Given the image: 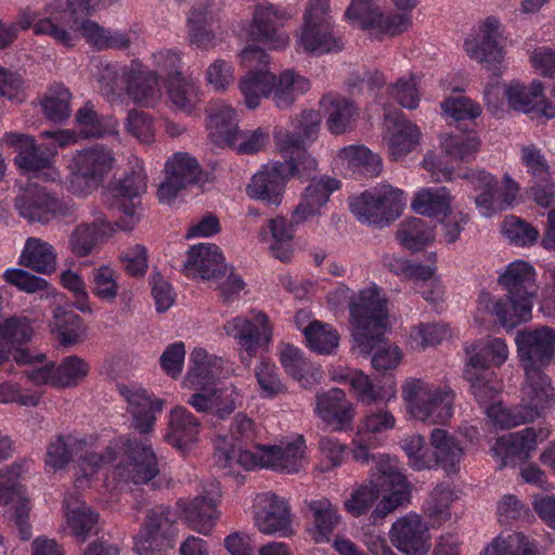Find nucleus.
<instances>
[{
  "instance_id": "obj_1",
  "label": "nucleus",
  "mask_w": 555,
  "mask_h": 555,
  "mask_svg": "<svg viewBox=\"0 0 555 555\" xmlns=\"http://www.w3.org/2000/svg\"><path fill=\"white\" fill-rule=\"evenodd\" d=\"M147 178L143 163L138 157L129 160V170L125 177L104 192V201L124 217L120 223H112L105 218H96L92 222L78 224L68 237V248L77 258L93 254L99 244L106 242L117 231H131L141 219L140 199L146 191Z\"/></svg>"
},
{
  "instance_id": "obj_2",
  "label": "nucleus",
  "mask_w": 555,
  "mask_h": 555,
  "mask_svg": "<svg viewBox=\"0 0 555 555\" xmlns=\"http://www.w3.org/2000/svg\"><path fill=\"white\" fill-rule=\"evenodd\" d=\"M498 284L506 292L505 297L495 299L482 291L478 296L475 319L480 325L493 322L513 330L531 318L538 292L534 269L526 261H514L500 274Z\"/></svg>"
},
{
  "instance_id": "obj_3",
  "label": "nucleus",
  "mask_w": 555,
  "mask_h": 555,
  "mask_svg": "<svg viewBox=\"0 0 555 555\" xmlns=\"http://www.w3.org/2000/svg\"><path fill=\"white\" fill-rule=\"evenodd\" d=\"M118 459L119 463L112 470V478L117 483H147L159 473L158 461L151 444L146 440L129 436L105 438L100 454L86 457L83 463L92 475L99 474L107 464Z\"/></svg>"
},
{
  "instance_id": "obj_4",
  "label": "nucleus",
  "mask_w": 555,
  "mask_h": 555,
  "mask_svg": "<svg viewBox=\"0 0 555 555\" xmlns=\"http://www.w3.org/2000/svg\"><path fill=\"white\" fill-rule=\"evenodd\" d=\"M306 443L301 436L280 441L278 444H256L254 450H241L240 456H232L233 448L221 439L217 448V463L227 474L237 467L245 469L267 468L283 474L298 473L307 464Z\"/></svg>"
},
{
  "instance_id": "obj_5",
  "label": "nucleus",
  "mask_w": 555,
  "mask_h": 555,
  "mask_svg": "<svg viewBox=\"0 0 555 555\" xmlns=\"http://www.w3.org/2000/svg\"><path fill=\"white\" fill-rule=\"evenodd\" d=\"M349 312L352 318V350L369 356L385 340L387 299L377 286L364 288L349 304Z\"/></svg>"
},
{
  "instance_id": "obj_6",
  "label": "nucleus",
  "mask_w": 555,
  "mask_h": 555,
  "mask_svg": "<svg viewBox=\"0 0 555 555\" xmlns=\"http://www.w3.org/2000/svg\"><path fill=\"white\" fill-rule=\"evenodd\" d=\"M104 442L105 437L101 434L56 437L48 444L44 457L46 467L54 472L63 469L76 454L78 455V466L75 474V487L88 488L98 474L91 475L90 469L85 467L83 460L93 454H100Z\"/></svg>"
},
{
  "instance_id": "obj_7",
  "label": "nucleus",
  "mask_w": 555,
  "mask_h": 555,
  "mask_svg": "<svg viewBox=\"0 0 555 555\" xmlns=\"http://www.w3.org/2000/svg\"><path fill=\"white\" fill-rule=\"evenodd\" d=\"M402 397L411 414L423 422L444 424L452 416L454 393L449 386L431 388L414 379L403 386Z\"/></svg>"
},
{
  "instance_id": "obj_8",
  "label": "nucleus",
  "mask_w": 555,
  "mask_h": 555,
  "mask_svg": "<svg viewBox=\"0 0 555 555\" xmlns=\"http://www.w3.org/2000/svg\"><path fill=\"white\" fill-rule=\"evenodd\" d=\"M223 330L237 346L241 361L249 366L254 357L261 348H267L273 338V326L269 317L260 310H251L246 314L228 320Z\"/></svg>"
},
{
  "instance_id": "obj_9",
  "label": "nucleus",
  "mask_w": 555,
  "mask_h": 555,
  "mask_svg": "<svg viewBox=\"0 0 555 555\" xmlns=\"http://www.w3.org/2000/svg\"><path fill=\"white\" fill-rule=\"evenodd\" d=\"M108 29L88 18L79 17H47L36 23L35 34L46 35L57 44L67 49L74 48L80 40L86 41L98 50H105Z\"/></svg>"
},
{
  "instance_id": "obj_10",
  "label": "nucleus",
  "mask_w": 555,
  "mask_h": 555,
  "mask_svg": "<svg viewBox=\"0 0 555 555\" xmlns=\"http://www.w3.org/2000/svg\"><path fill=\"white\" fill-rule=\"evenodd\" d=\"M114 163L112 152L101 144L79 152L70 163L69 191L77 196L88 195L99 186Z\"/></svg>"
},
{
  "instance_id": "obj_11",
  "label": "nucleus",
  "mask_w": 555,
  "mask_h": 555,
  "mask_svg": "<svg viewBox=\"0 0 555 555\" xmlns=\"http://www.w3.org/2000/svg\"><path fill=\"white\" fill-rule=\"evenodd\" d=\"M253 524L260 533L269 537L289 538L295 533L288 501L270 491L255 495Z\"/></svg>"
},
{
  "instance_id": "obj_12",
  "label": "nucleus",
  "mask_w": 555,
  "mask_h": 555,
  "mask_svg": "<svg viewBox=\"0 0 555 555\" xmlns=\"http://www.w3.org/2000/svg\"><path fill=\"white\" fill-rule=\"evenodd\" d=\"M242 64L249 72L240 82V89L246 106L250 109L259 106L262 98L271 95L275 82V75L267 69L258 68L268 64L267 53L256 47L249 46L241 53Z\"/></svg>"
},
{
  "instance_id": "obj_13",
  "label": "nucleus",
  "mask_w": 555,
  "mask_h": 555,
  "mask_svg": "<svg viewBox=\"0 0 555 555\" xmlns=\"http://www.w3.org/2000/svg\"><path fill=\"white\" fill-rule=\"evenodd\" d=\"M15 207L18 214L30 222L48 223L56 217L70 216L74 205L61 201L46 188L29 185L16 197Z\"/></svg>"
},
{
  "instance_id": "obj_14",
  "label": "nucleus",
  "mask_w": 555,
  "mask_h": 555,
  "mask_svg": "<svg viewBox=\"0 0 555 555\" xmlns=\"http://www.w3.org/2000/svg\"><path fill=\"white\" fill-rule=\"evenodd\" d=\"M517 352L525 369H541L551 363L555 352V332L542 326L534 331H519L516 335Z\"/></svg>"
},
{
  "instance_id": "obj_15",
  "label": "nucleus",
  "mask_w": 555,
  "mask_h": 555,
  "mask_svg": "<svg viewBox=\"0 0 555 555\" xmlns=\"http://www.w3.org/2000/svg\"><path fill=\"white\" fill-rule=\"evenodd\" d=\"M221 495L218 485L210 483L204 492L192 501L178 502L181 517L188 526L202 533L209 534L220 516L217 503Z\"/></svg>"
},
{
  "instance_id": "obj_16",
  "label": "nucleus",
  "mask_w": 555,
  "mask_h": 555,
  "mask_svg": "<svg viewBox=\"0 0 555 555\" xmlns=\"http://www.w3.org/2000/svg\"><path fill=\"white\" fill-rule=\"evenodd\" d=\"M504 95L511 109L530 115L531 118L555 116V107L550 103L543 93L541 81L534 80L525 86L517 80L511 81L504 87Z\"/></svg>"
},
{
  "instance_id": "obj_17",
  "label": "nucleus",
  "mask_w": 555,
  "mask_h": 555,
  "mask_svg": "<svg viewBox=\"0 0 555 555\" xmlns=\"http://www.w3.org/2000/svg\"><path fill=\"white\" fill-rule=\"evenodd\" d=\"M224 369V360L202 347L194 348L189 357L188 371L182 387L195 392H205L217 385Z\"/></svg>"
},
{
  "instance_id": "obj_18",
  "label": "nucleus",
  "mask_w": 555,
  "mask_h": 555,
  "mask_svg": "<svg viewBox=\"0 0 555 555\" xmlns=\"http://www.w3.org/2000/svg\"><path fill=\"white\" fill-rule=\"evenodd\" d=\"M294 170V167L281 165V163L263 166L253 176L250 183L247 185L248 196L270 205H280L286 183L289 180V173Z\"/></svg>"
},
{
  "instance_id": "obj_19",
  "label": "nucleus",
  "mask_w": 555,
  "mask_h": 555,
  "mask_svg": "<svg viewBox=\"0 0 555 555\" xmlns=\"http://www.w3.org/2000/svg\"><path fill=\"white\" fill-rule=\"evenodd\" d=\"M291 16L282 9L270 4L257 5L253 15L251 31L255 39L262 41L270 49L285 48L289 37L284 30Z\"/></svg>"
},
{
  "instance_id": "obj_20",
  "label": "nucleus",
  "mask_w": 555,
  "mask_h": 555,
  "mask_svg": "<svg viewBox=\"0 0 555 555\" xmlns=\"http://www.w3.org/2000/svg\"><path fill=\"white\" fill-rule=\"evenodd\" d=\"M502 42L500 22L494 17H488L481 26V41L466 40L464 47L472 59L481 63L488 70L496 72L505 56Z\"/></svg>"
},
{
  "instance_id": "obj_21",
  "label": "nucleus",
  "mask_w": 555,
  "mask_h": 555,
  "mask_svg": "<svg viewBox=\"0 0 555 555\" xmlns=\"http://www.w3.org/2000/svg\"><path fill=\"white\" fill-rule=\"evenodd\" d=\"M183 269L185 275L193 280L210 282L225 273L227 266L219 246L199 243L189 248Z\"/></svg>"
},
{
  "instance_id": "obj_22",
  "label": "nucleus",
  "mask_w": 555,
  "mask_h": 555,
  "mask_svg": "<svg viewBox=\"0 0 555 555\" xmlns=\"http://www.w3.org/2000/svg\"><path fill=\"white\" fill-rule=\"evenodd\" d=\"M391 543L406 555H425L430 548L427 525L418 515H408L392 524L389 532Z\"/></svg>"
},
{
  "instance_id": "obj_23",
  "label": "nucleus",
  "mask_w": 555,
  "mask_h": 555,
  "mask_svg": "<svg viewBox=\"0 0 555 555\" xmlns=\"http://www.w3.org/2000/svg\"><path fill=\"white\" fill-rule=\"evenodd\" d=\"M118 391L128 403L134 428L141 434L150 433L156 421L155 413L163 410L164 401L152 398L143 387L137 384H120Z\"/></svg>"
},
{
  "instance_id": "obj_24",
  "label": "nucleus",
  "mask_w": 555,
  "mask_h": 555,
  "mask_svg": "<svg viewBox=\"0 0 555 555\" xmlns=\"http://www.w3.org/2000/svg\"><path fill=\"white\" fill-rule=\"evenodd\" d=\"M548 433L539 428L527 427L520 431L499 437L492 447L496 456L502 459L501 467L508 464V460L527 461L537 449L538 441L547 438Z\"/></svg>"
},
{
  "instance_id": "obj_25",
  "label": "nucleus",
  "mask_w": 555,
  "mask_h": 555,
  "mask_svg": "<svg viewBox=\"0 0 555 555\" xmlns=\"http://www.w3.org/2000/svg\"><path fill=\"white\" fill-rule=\"evenodd\" d=\"M241 390L232 383L211 387L205 392L193 393L188 403L197 412L211 413L218 417L230 415L242 402Z\"/></svg>"
},
{
  "instance_id": "obj_26",
  "label": "nucleus",
  "mask_w": 555,
  "mask_h": 555,
  "mask_svg": "<svg viewBox=\"0 0 555 555\" xmlns=\"http://www.w3.org/2000/svg\"><path fill=\"white\" fill-rule=\"evenodd\" d=\"M257 238L274 258L281 261H288L293 256L295 230L284 217L278 216L267 220L259 229Z\"/></svg>"
},
{
  "instance_id": "obj_27",
  "label": "nucleus",
  "mask_w": 555,
  "mask_h": 555,
  "mask_svg": "<svg viewBox=\"0 0 555 555\" xmlns=\"http://www.w3.org/2000/svg\"><path fill=\"white\" fill-rule=\"evenodd\" d=\"M124 89L127 95L137 104L153 106L162 96L158 75L154 70L132 64L122 70Z\"/></svg>"
},
{
  "instance_id": "obj_28",
  "label": "nucleus",
  "mask_w": 555,
  "mask_h": 555,
  "mask_svg": "<svg viewBox=\"0 0 555 555\" xmlns=\"http://www.w3.org/2000/svg\"><path fill=\"white\" fill-rule=\"evenodd\" d=\"M525 373L521 405L526 412L535 413L537 418L555 403V390L541 369H525Z\"/></svg>"
},
{
  "instance_id": "obj_29",
  "label": "nucleus",
  "mask_w": 555,
  "mask_h": 555,
  "mask_svg": "<svg viewBox=\"0 0 555 555\" xmlns=\"http://www.w3.org/2000/svg\"><path fill=\"white\" fill-rule=\"evenodd\" d=\"M64 524L62 531L65 534L85 542L99 521V514L91 509L78 496L68 493L63 502Z\"/></svg>"
},
{
  "instance_id": "obj_30",
  "label": "nucleus",
  "mask_w": 555,
  "mask_h": 555,
  "mask_svg": "<svg viewBox=\"0 0 555 555\" xmlns=\"http://www.w3.org/2000/svg\"><path fill=\"white\" fill-rule=\"evenodd\" d=\"M340 182L331 177L312 178L306 188L301 201L294 210L296 222H304L321 214L333 192L340 188Z\"/></svg>"
},
{
  "instance_id": "obj_31",
  "label": "nucleus",
  "mask_w": 555,
  "mask_h": 555,
  "mask_svg": "<svg viewBox=\"0 0 555 555\" xmlns=\"http://www.w3.org/2000/svg\"><path fill=\"white\" fill-rule=\"evenodd\" d=\"M199 427V422L190 411L183 406H177L170 411L166 440L185 454L198 442Z\"/></svg>"
},
{
  "instance_id": "obj_32",
  "label": "nucleus",
  "mask_w": 555,
  "mask_h": 555,
  "mask_svg": "<svg viewBox=\"0 0 555 555\" xmlns=\"http://www.w3.org/2000/svg\"><path fill=\"white\" fill-rule=\"evenodd\" d=\"M74 130L83 139H101L118 135V124L112 116H102L93 103L86 102L75 113Z\"/></svg>"
},
{
  "instance_id": "obj_33",
  "label": "nucleus",
  "mask_w": 555,
  "mask_h": 555,
  "mask_svg": "<svg viewBox=\"0 0 555 555\" xmlns=\"http://www.w3.org/2000/svg\"><path fill=\"white\" fill-rule=\"evenodd\" d=\"M50 332L62 347L69 348L88 339V327L82 319L62 306L53 310Z\"/></svg>"
},
{
  "instance_id": "obj_34",
  "label": "nucleus",
  "mask_w": 555,
  "mask_h": 555,
  "mask_svg": "<svg viewBox=\"0 0 555 555\" xmlns=\"http://www.w3.org/2000/svg\"><path fill=\"white\" fill-rule=\"evenodd\" d=\"M18 154L15 163L18 168L33 177H42L46 180H55L59 175L52 166V152L42 149L34 141H18Z\"/></svg>"
},
{
  "instance_id": "obj_35",
  "label": "nucleus",
  "mask_w": 555,
  "mask_h": 555,
  "mask_svg": "<svg viewBox=\"0 0 555 555\" xmlns=\"http://www.w3.org/2000/svg\"><path fill=\"white\" fill-rule=\"evenodd\" d=\"M297 43L300 49L312 54H324L341 50L344 47L341 39L333 31L332 22L324 24L304 22Z\"/></svg>"
},
{
  "instance_id": "obj_36",
  "label": "nucleus",
  "mask_w": 555,
  "mask_h": 555,
  "mask_svg": "<svg viewBox=\"0 0 555 555\" xmlns=\"http://www.w3.org/2000/svg\"><path fill=\"white\" fill-rule=\"evenodd\" d=\"M434 448L433 467L440 466L448 475L457 474L464 455L463 448L444 429L435 428L430 434Z\"/></svg>"
},
{
  "instance_id": "obj_37",
  "label": "nucleus",
  "mask_w": 555,
  "mask_h": 555,
  "mask_svg": "<svg viewBox=\"0 0 555 555\" xmlns=\"http://www.w3.org/2000/svg\"><path fill=\"white\" fill-rule=\"evenodd\" d=\"M18 264L40 274H50L56 270L57 256L50 243L29 237L21 251Z\"/></svg>"
},
{
  "instance_id": "obj_38",
  "label": "nucleus",
  "mask_w": 555,
  "mask_h": 555,
  "mask_svg": "<svg viewBox=\"0 0 555 555\" xmlns=\"http://www.w3.org/2000/svg\"><path fill=\"white\" fill-rule=\"evenodd\" d=\"M166 92L175 109L188 115L194 113L202 102L201 87L182 75L166 79Z\"/></svg>"
},
{
  "instance_id": "obj_39",
  "label": "nucleus",
  "mask_w": 555,
  "mask_h": 555,
  "mask_svg": "<svg viewBox=\"0 0 555 555\" xmlns=\"http://www.w3.org/2000/svg\"><path fill=\"white\" fill-rule=\"evenodd\" d=\"M175 521L170 511L164 506L152 509L147 519L134 537V550L139 555H149L156 545L157 535L167 531Z\"/></svg>"
},
{
  "instance_id": "obj_40",
  "label": "nucleus",
  "mask_w": 555,
  "mask_h": 555,
  "mask_svg": "<svg viewBox=\"0 0 555 555\" xmlns=\"http://www.w3.org/2000/svg\"><path fill=\"white\" fill-rule=\"evenodd\" d=\"M481 555H545L538 541L522 532L500 534L483 550Z\"/></svg>"
},
{
  "instance_id": "obj_41",
  "label": "nucleus",
  "mask_w": 555,
  "mask_h": 555,
  "mask_svg": "<svg viewBox=\"0 0 555 555\" xmlns=\"http://www.w3.org/2000/svg\"><path fill=\"white\" fill-rule=\"evenodd\" d=\"M318 415L333 430H343L347 423V399L340 388H333L317 397Z\"/></svg>"
},
{
  "instance_id": "obj_42",
  "label": "nucleus",
  "mask_w": 555,
  "mask_h": 555,
  "mask_svg": "<svg viewBox=\"0 0 555 555\" xmlns=\"http://www.w3.org/2000/svg\"><path fill=\"white\" fill-rule=\"evenodd\" d=\"M312 519L310 533L317 543L328 542L340 516L327 499L313 500L308 505Z\"/></svg>"
},
{
  "instance_id": "obj_43",
  "label": "nucleus",
  "mask_w": 555,
  "mask_h": 555,
  "mask_svg": "<svg viewBox=\"0 0 555 555\" xmlns=\"http://www.w3.org/2000/svg\"><path fill=\"white\" fill-rule=\"evenodd\" d=\"M403 207L402 191L391 185H380L374 189V214L377 215L375 218L376 227H388L401 216Z\"/></svg>"
},
{
  "instance_id": "obj_44",
  "label": "nucleus",
  "mask_w": 555,
  "mask_h": 555,
  "mask_svg": "<svg viewBox=\"0 0 555 555\" xmlns=\"http://www.w3.org/2000/svg\"><path fill=\"white\" fill-rule=\"evenodd\" d=\"M206 127L211 139H235L237 135L249 139L251 132H241L236 113L223 104L215 105L209 109Z\"/></svg>"
},
{
  "instance_id": "obj_45",
  "label": "nucleus",
  "mask_w": 555,
  "mask_h": 555,
  "mask_svg": "<svg viewBox=\"0 0 555 555\" xmlns=\"http://www.w3.org/2000/svg\"><path fill=\"white\" fill-rule=\"evenodd\" d=\"M310 89V82L294 70H284L278 78L271 92L274 104L280 108L291 106L295 100Z\"/></svg>"
},
{
  "instance_id": "obj_46",
  "label": "nucleus",
  "mask_w": 555,
  "mask_h": 555,
  "mask_svg": "<svg viewBox=\"0 0 555 555\" xmlns=\"http://www.w3.org/2000/svg\"><path fill=\"white\" fill-rule=\"evenodd\" d=\"M396 237L403 247L420 250L435 240L434 227L422 218L411 217L399 224Z\"/></svg>"
},
{
  "instance_id": "obj_47",
  "label": "nucleus",
  "mask_w": 555,
  "mask_h": 555,
  "mask_svg": "<svg viewBox=\"0 0 555 555\" xmlns=\"http://www.w3.org/2000/svg\"><path fill=\"white\" fill-rule=\"evenodd\" d=\"M14 359L17 364L30 365L25 375L33 384L37 386L50 385L56 388V364L53 361L46 360L44 354L33 356L27 350H20Z\"/></svg>"
},
{
  "instance_id": "obj_48",
  "label": "nucleus",
  "mask_w": 555,
  "mask_h": 555,
  "mask_svg": "<svg viewBox=\"0 0 555 555\" xmlns=\"http://www.w3.org/2000/svg\"><path fill=\"white\" fill-rule=\"evenodd\" d=\"M256 437V430L254 422L247 417L245 414H237L233 418L230 434L219 435L215 442V453L214 459L217 466V448L221 439H227L232 448L233 451L231 452L232 456H240L241 450H254L255 446L253 448H249V444L254 442Z\"/></svg>"
},
{
  "instance_id": "obj_49",
  "label": "nucleus",
  "mask_w": 555,
  "mask_h": 555,
  "mask_svg": "<svg viewBox=\"0 0 555 555\" xmlns=\"http://www.w3.org/2000/svg\"><path fill=\"white\" fill-rule=\"evenodd\" d=\"M254 376L261 399L272 400L287 392V386L272 361L260 360L254 369Z\"/></svg>"
},
{
  "instance_id": "obj_50",
  "label": "nucleus",
  "mask_w": 555,
  "mask_h": 555,
  "mask_svg": "<svg viewBox=\"0 0 555 555\" xmlns=\"http://www.w3.org/2000/svg\"><path fill=\"white\" fill-rule=\"evenodd\" d=\"M279 150L285 159L281 165L295 168L294 172L289 173V179L293 177L310 178L317 170L315 158L308 154L301 141H281Z\"/></svg>"
},
{
  "instance_id": "obj_51",
  "label": "nucleus",
  "mask_w": 555,
  "mask_h": 555,
  "mask_svg": "<svg viewBox=\"0 0 555 555\" xmlns=\"http://www.w3.org/2000/svg\"><path fill=\"white\" fill-rule=\"evenodd\" d=\"M412 208L428 217L446 216L450 211V193L444 186L423 189L415 195Z\"/></svg>"
},
{
  "instance_id": "obj_52",
  "label": "nucleus",
  "mask_w": 555,
  "mask_h": 555,
  "mask_svg": "<svg viewBox=\"0 0 555 555\" xmlns=\"http://www.w3.org/2000/svg\"><path fill=\"white\" fill-rule=\"evenodd\" d=\"M279 360L284 371L304 387L311 384L309 373L312 367L300 348L282 344L279 347Z\"/></svg>"
},
{
  "instance_id": "obj_53",
  "label": "nucleus",
  "mask_w": 555,
  "mask_h": 555,
  "mask_svg": "<svg viewBox=\"0 0 555 555\" xmlns=\"http://www.w3.org/2000/svg\"><path fill=\"white\" fill-rule=\"evenodd\" d=\"M440 107L447 117L454 120L462 131H469L468 125L481 115V106L466 96H449L441 102Z\"/></svg>"
},
{
  "instance_id": "obj_54",
  "label": "nucleus",
  "mask_w": 555,
  "mask_h": 555,
  "mask_svg": "<svg viewBox=\"0 0 555 555\" xmlns=\"http://www.w3.org/2000/svg\"><path fill=\"white\" fill-rule=\"evenodd\" d=\"M2 279L8 284L27 294H40L41 297L46 298L55 294L54 287L46 279L23 269L9 268L3 272Z\"/></svg>"
},
{
  "instance_id": "obj_55",
  "label": "nucleus",
  "mask_w": 555,
  "mask_h": 555,
  "mask_svg": "<svg viewBox=\"0 0 555 555\" xmlns=\"http://www.w3.org/2000/svg\"><path fill=\"white\" fill-rule=\"evenodd\" d=\"M307 347L319 354H332L339 345L337 331L327 323L315 321L306 331Z\"/></svg>"
},
{
  "instance_id": "obj_56",
  "label": "nucleus",
  "mask_w": 555,
  "mask_h": 555,
  "mask_svg": "<svg viewBox=\"0 0 555 555\" xmlns=\"http://www.w3.org/2000/svg\"><path fill=\"white\" fill-rule=\"evenodd\" d=\"M90 372V364L83 358L72 354L56 364V388H74L81 384Z\"/></svg>"
},
{
  "instance_id": "obj_57",
  "label": "nucleus",
  "mask_w": 555,
  "mask_h": 555,
  "mask_svg": "<svg viewBox=\"0 0 555 555\" xmlns=\"http://www.w3.org/2000/svg\"><path fill=\"white\" fill-rule=\"evenodd\" d=\"M92 294L102 301L113 302L118 296V272L109 264H102L91 273Z\"/></svg>"
},
{
  "instance_id": "obj_58",
  "label": "nucleus",
  "mask_w": 555,
  "mask_h": 555,
  "mask_svg": "<svg viewBox=\"0 0 555 555\" xmlns=\"http://www.w3.org/2000/svg\"><path fill=\"white\" fill-rule=\"evenodd\" d=\"M35 334L27 317H11L0 321V338L8 346H20L31 340Z\"/></svg>"
},
{
  "instance_id": "obj_59",
  "label": "nucleus",
  "mask_w": 555,
  "mask_h": 555,
  "mask_svg": "<svg viewBox=\"0 0 555 555\" xmlns=\"http://www.w3.org/2000/svg\"><path fill=\"white\" fill-rule=\"evenodd\" d=\"M72 93L62 86L51 88L41 102L44 116L52 121H62L70 115Z\"/></svg>"
},
{
  "instance_id": "obj_60",
  "label": "nucleus",
  "mask_w": 555,
  "mask_h": 555,
  "mask_svg": "<svg viewBox=\"0 0 555 555\" xmlns=\"http://www.w3.org/2000/svg\"><path fill=\"white\" fill-rule=\"evenodd\" d=\"M60 283L74 297V307L77 310L82 313L93 312L87 283L82 274L72 269L63 270L60 274Z\"/></svg>"
},
{
  "instance_id": "obj_61",
  "label": "nucleus",
  "mask_w": 555,
  "mask_h": 555,
  "mask_svg": "<svg viewBox=\"0 0 555 555\" xmlns=\"http://www.w3.org/2000/svg\"><path fill=\"white\" fill-rule=\"evenodd\" d=\"M488 417L500 428H512L535 420V413L526 412L521 403L515 409L504 408L500 402L486 408Z\"/></svg>"
},
{
  "instance_id": "obj_62",
  "label": "nucleus",
  "mask_w": 555,
  "mask_h": 555,
  "mask_svg": "<svg viewBox=\"0 0 555 555\" xmlns=\"http://www.w3.org/2000/svg\"><path fill=\"white\" fill-rule=\"evenodd\" d=\"M43 392L38 389H24L17 382L0 383V403H16L22 406L35 408L40 404Z\"/></svg>"
},
{
  "instance_id": "obj_63",
  "label": "nucleus",
  "mask_w": 555,
  "mask_h": 555,
  "mask_svg": "<svg viewBox=\"0 0 555 555\" xmlns=\"http://www.w3.org/2000/svg\"><path fill=\"white\" fill-rule=\"evenodd\" d=\"M165 172L189 185L197 180L199 167L188 153H176L166 163Z\"/></svg>"
},
{
  "instance_id": "obj_64",
  "label": "nucleus",
  "mask_w": 555,
  "mask_h": 555,
  "mask_svg": "<svg viewBox=\"0 0 555 555\" xmlns=\"http://www.w3.org/2000/svg\"><path fill=\"white\" fill-rule=\"evenodd\" d=\"M402 449L409 459V465L415 470L433 468V456L421 435H413L402 441Z\"/></svg>"
}]
</instances>
